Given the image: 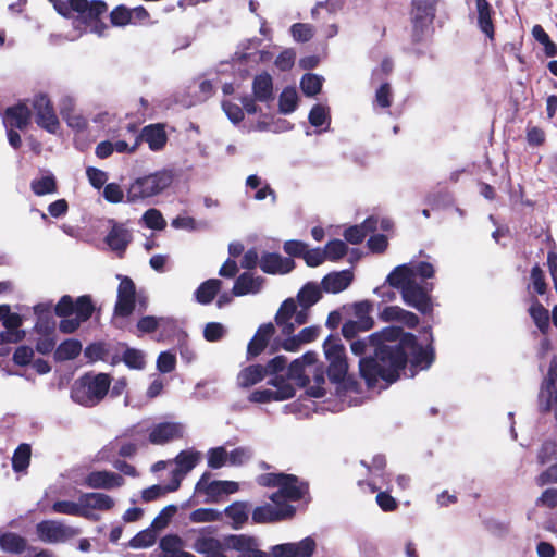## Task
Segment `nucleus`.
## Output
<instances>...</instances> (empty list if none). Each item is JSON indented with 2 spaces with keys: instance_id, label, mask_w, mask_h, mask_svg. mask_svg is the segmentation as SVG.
<instances>
[{
  "instance_id": "obj_13",
  "label": "nucleus",
  "mask_w": 557,
  "mask_h": 557,
  "mask_svg": "<svg viewBox=\"0 0 557 557\" xmlns=\"http://www.w3.org/2000/svg\"><path fill=\"white\" fill-rule=\"evenodd\" d=\"M226 548L238 553L237 557H272L258 548L255 537L246 534H230L225 536Z\"/></svg>"
},
{
  "instance_id": "obj_9",
  "label": "nucleus",
  "mask_w": 557,
  "mask_h": 557,
  "mask_svg": "<svg viewBox=\"0 0 557 557\" xmlns=\"http://www.w3.org/2000/svg\"><path fill=\"white\" fill-rule=\"evenodd\" d=\"M309 493V484L301 481L295 474L285 473V479L282 480L280 488L270 495V499L275 505L286 504L285 500L299 502L306 494Z\"/></svg>"
},
{
  "instance_id": "obj_18",
  "label": "nucleus",
  "mask_w": 557,
  "mask_h": 557,
  "mask_svg": "<svg viewBox=\"0 0 557 557\" xmlns=\"http://www.w3.org/2000/svg\"><path fill=\"white\" fill-rule=\"evenodd\" d=\"M132 233L124 224L112 221V227L107 234L104 242L111 250L122 257L132 242Z\"/></svg>"
},
{
  "instance_id": "obj_43",
  "label": "nucleus",
  "mask_w": 557,
  "mask_h": 557,
  "mask_svg": "<svg viewBox=\"0 0 557 557\" xmlns=\"http://www.w3.org/2000/svg\"><path fill=\"white\" fill-rule=\"evenodd\" d=\"M33 193L37 196L53 194L58 189L57 180L53 175H46L30 183Z\"/></svg>"
},
{
  "instance_id": "obj_35",
  "label": "nucleus",
  "mask_w": 557,
  "mask_h": 557,
  "mask_svg": "<svg viewBox=\"0 0 557 557\" xmlns=\"http://www.w3.org/2000/svg\"><path fill=\"white\" fill-rule=\"evenodd\" d=\"M82 351V343L75 338L63 341L54 350L55 361L73 360L79 356Z\"/></svg>"
},
{
  "instance_id": "obj_62",
  "label": "nucleus",
  "mask_w": 557,
  "mask_h": 557,
  "mask_svg": "<svg viewBox=\"0 0 557 557\" xmlns=\"http://www.w3.org/2000/svg\"><path fill=\"white\" fill-rule=\"evenodd\" d=\"M227 461V451L224 447H214L208 451V467L211 469H220Z\"/></svg>"
},
{
  "instance_id": "obj_29",
  "label": "nucleus",
  "mask_w": 557,
  "mask_h": 557,
  "mask_svg": "<svg viewBox=\"0 0 557 557\" xmlns=\"http://www.w3.org/2000/svg\"><path fill=\"white\" fill-rule=\"evenodd\" d=\"M252 92V96L261 102L273 99V81L269 73L259 74L253 78Z\"/></svg>"
},
{
  "instance_id": "obj_32",
  "label": "nucleus",
  "mask_w": 557,
  "mask_h": 557,
  "mask_svg": "<svg viewBox=\"0 0 557 557\" xmlns=\"http://www.w3.org/2000/svg\"><path fill=\"white\" fill-rule=\"evenodd\" d=\"M224 513L232 520L233 529H240L248 521L249 504L234 502L224 509Z\"/></svg>"
},
{
  "instance_id": "obj_49",
  "label": "nucleus",
  "mask_w": 557,
  "mask_h": 557,
  "mask_svg": "<svg viewBox=\"0 0 557 557\" xmlns=\"http://www.w3.org/2000/svg\"><path fill=\"white\" fill-rule=\"evenodd\" d=\"M313 385H310L307 393L309 396L314 398H322L326 395V391L323 387L325 383L324 370L321 366H315L313 370Z\"/></svg>"
},
{
  "instance_id": "obj_47",
  "label": "nucleus",
  "mask_w": 557,
  "mask_h": 557,
  "mask_svg": "<svg viewBox=\"0 0 557 557\" xmlns=\"http://www.w3.org/2000/svg\"><path fill=\"white\" fill-rule=\"evenodd\" d=\"M298 106V96L294 88H285L278 98L280 112L284 114L293 113Z\"/></svg>"
},
{
  "instance_id": "obj_10",
  "label": "nucleus",
  "mask_w": 557,
  "mask_h": 557,
  "mask_svg": "<svg viewBox=\"0 0 557 557\" xmlns=\"http://www.w3.org/2000/svg\"><path fill=\"white\" fill-rule=\"evenodd\" d=\"M117 297L114 305V315L120 318L129 317L136 307V286L134 281L126 275H117Z\"/></svg>"
},
{
  "instance_id": "obj_24",
  "label": "nucleus",
  "mask_w": 557,
  "mask_h": 557,
  "mask_svg": "<svg viewBox=\"0 0 557 557\" xmlns=\"http://www.w3.org/2000/svg\"><path fill=\"white\" fill-rule=\"evenodd\" d=\"M201 455L196 450H182L175 457L176 468L172 471L171 479H177L180 483L183 476L190 472L199 462Z\"/></svg>"
},
{
  "instance_id": "obj_28",
  "label": "nucleus",
  "mask_w": 557,
  "mask_h": 557,
  "mask_svg": "<svg viewBox=\"0 0 557 557\" xmlns=\"http://www.w3.org/2000/svg\"><path fill=\"white\" fill-rule=\"evenodd\" d=\"M478 24L482 33L490 39L494 38V24L492 20V5L487 0H476Z\"/></svg>"
},
{
  "instance_id": "obj_5",
  "label": "nucleus",
  "mask_w": 557,
  "mask_h": 557,
  "mask_svg": "<svg viewBox=\"0 0 557 557\" xmlns=\"http://www.w3.org/2000/svg\"><path fill=\"white\" fill-rule=\"evenodd\" d=\"M173 182L171 172L162 170L136 177L126 189V202L137 203L161 194Z\"/></svg>"
},
{
  "instance_id": "obj_61",
  "label": "nucleus",
  "mask_w": 557,
  "mask_h": 557,
  "mask_svg": "<svg viewBox=\"0 0 557 557\" xmlns=\"http://www.w3.org/2000/svg\"><path fill=\"white\" fill-rule=\"evenodd\" d=\"M225 327L219 322H209L205 325L203 337L207 342H219L225 336Z\"/></svg>"
},
{
  "instance_id": "obj_12",
  "label": "nucleus",
  "mask_w": 557,
  "mask_h": 557,
  "mask_svg": "<svg viewBox=\"0 0 557 557\" xmlns=\"http://www.w3.org/2000/svg\"><path fill=\"white\" fill-rule=\"evenodd\" d=\"M184 436V425L180 422H160L149 430L148 441L152 445H165Z\"/></svg>"
},
{
  "instance_id": "obj_56",
  "label": "nucleus",
  "mask_w": 557,
  "mask_h": 557,
  "mask_svg": "<svg viewBox=\"0 0 557 557\" xmlns=\"http://www.w3.org/2000/svg\"><path fill=\"white\" fill-rule=\"evenodd\" d=\"M84 354H85V357L89 361H91V362H95V361H98V360L106 361L107 357H108V354H109V350H108L107 345L104 343L96 342V343L89 344L85 348Z\"/></svg>"
},
{
  "instance_id": "obj_57",
  "label": "nucleus",
  "mask_w": 557,
  "mask_h": 557,
  "mask_svg": "<svg viewBox=\"0 0 557 557\" xmlns=\"http://www.w3.org/2000/svg\"><path fill=\"white\" fill-rule=\"evenodd\" d=\"M393 102V90L389 83L385 82L380 85L375 91L374 103L381 109H387Z\"/></svg>"
},
{
  "instance_id": "obj_41",
  "label": "nucleus",
  "mask_w": 557,
  "mask_h": 557,
  "mask_svg": "<svg viewBox=\"0 0 557 557\" xmlns=\"http://www.w3.org/2000/svg\"><path fill=\"white\" fill-rule=\"evenodd\" d=\"M32 448L29 444L22 443L12 457V468L15 472L25 471L29 467Z\"/></svg>"
},
{
  "instance_id": "obj_4",
  "label": "nucleus",
  "mask_w": 557,
  "mask_h": 557,
  "mask_svg": "<svg viewBox=\"0 0 557 557\" xmlns=\"http://www.w3.org/2000/svg\"><path fill=\"white\" fill-rule=\"evenodd\" d=\"M111 377L107 373H86L71 388V398L84 407L97 406L108 394Z\"/></svg>"
},
{
  "instance_id": "obj_53",
  "label": "nucleus",
  "mask_w": 557,
  "mask_h": 557,
  "mask_svg": "<svg viewBox=\"0 0 557 557\" xmlns=\"http://www.w3.org/2000/svg\"><path fill=\"white\" fill-rule=\"evenodd\" d=\"M143 221L148 228L151 230H163L166 226V222L162 213L158 209H148L144 215Z\"/></svg>"
},
{
  "instance_id": "obj_45",
  "label": "nucleus",
  "mask_w": 557,
  "mask_h": 557,
  "mask_svg": "<svg viewBox=\"0 0 557 557\" xmlns=\"http://www.w3.org/2000/svg\"><path fill=\"white\" fill-rule=\"evenodd\" d=\"M322 82L323 79L321 76L312 73H307L300 79L301 91L307 97H313L321 91Z\"/></svg>"
},
{
  "instance_id": "obj_17",
  "label": "nucleus",
  "mask_w": 557,
  "mask_h": 557,
  "mask_svg": "<svg viewBox=\"0 0 557 557\" xmlns=\"http://www.w3.org/2000/svg\"><path fill=\"white\" fill-rule=\"evenodd\" d=\"M275 334V327L272 322L261 324L247 346V360L260 356L268 347L271 338Z\"/></svg>"
},
{
  "instance_id": "obj_20",
  "label": "nucleus",
  "mask_w": 557,
  "mask_h": 557,
  "mask_svg": "<svg viewBox=\"0 0 557 557\" xmlns=\"http://www.w3.org/2000/svg\"><path fill=\"white\" fill-rule=\"evenodd\" d=\"M38 537L46 543H58L69 536V528L55 520H44L36 525Z\"/></svg>"
},
{
  "instance_id": "obj_3",
  "label": "nucleus",
  "mask_w": 557,
  "mask_h": 557,
  "mask_svg": "<svg viewBox=\"0 0 557 557\" xmlns=\"http://www.w3.org/2000/svg\"><path fill=\"white\" fill-rule=\"evenodd\" d=\"M95 311V305L89 295H83L73 299L70 295H63L54 307V313L63 318L59 323V330L63 334L74 333L82 323L88 321Z\"/></svg>"
},
{
  "instance_id": "obj_33",
  "label": "nucleus",
  "mask_w": 557,
  "mask_h": 557,
  "mask_svg": "<svg viewBox=\"0 0 557 557\" xmlns=\"http://www.w3.org/2000/svg\"><path fill=\"white\" fill-rule=\"evenodd\" d=\"M528 311L540 332L547 335L549 331L548 310L534 297Z\"/></svg>"
},
{
  "instance_id": "obj_54",
  "label": "nucleus",
  "mask_w": 557,
  "mask_h": 557,
  "mask_svg": "<svg viewBox=\"0 0 557 557\" xmlns=\"http://www.w3.org/2000/svg\"><path fill=\"white\" fill-rule=\"evenodd\" d=\"M308 120L312 126L321 127L330 121L329 108L320 103L314 104L309 112Z\"/></svg>"
},
{
  "instance_id": "obj_38",
  "label": "nucleus",
  "mask_w": 557,
  "mask_h": 557,
  "mask_svg": "<svg viewBox=\"0 0 557 557\" xmlns=\"http://www.w3.org/2000/svg\"><path fill=\"white\" fill-rule=\"evenodd\" d=\"M210 500L216 502L222 495H230L238 491V483L234 481H211L206 487Z\"/></svg>"
},
{
  "instance_id": "obj_8",
  "label": "nucleus",
  "mask_w": 557,
  "mask_h": 557,
  "mask_svg": "<svg viewBox=\"0 0 557 557\" xmlns=\"http://www.w3.org/2000/svg\"><path fill=\"white\" fill-rule=\"evenodd\" d=\"M126 129L135 136V147H139L145 141L150 150L160 151L168 143L164 125L160 123L144 126L140 133H138V127L135 123H128Z\"/></svg>"
},
{
  "instance_id": "obj_26",
  "label": "nucleus",
  "mask_w": 557,
  "mask_h": 557,
  "mask_svg": "<svg viewBox=\"0 0 557 557\" xmlns=\"http://www.w3.org/2000/svg\"><path fill=\"white\" fill-rule=\"evenodd\" d=\"M79 505L88 511L89 509L107 511L114 507V500L107 494L90 492L79 496Z\"/></svg>"
},
{
  "instance_id": "obj_36",
  "label": "nucleus",
  "mask_w": 557,
  "mask_h": 557,
  "mask_svg": "<svg viewBox=\"0 0 557 557\" xmlns=\"http://www.w3.org/2000/svg\"><path fill=\"white\" fill-rule=\"evenodd\" d=\"M373 304L369 300H362L354 304V315L360 324L361 331H369L374 326V319L371 317Z\"/></svg>"
},
{
  "instance_id": "obj_63",
  "label": "nucleus",
  "mask_w": 557,
  "mask_h": 557,
  "mask_svg": "<svg viewBox=\"0 0 557 557\" xmlns=\"http://www.w3.org/2000/svg\"><path fill=\"white\" fill-rule=\"evenodd\" d=\"M131 16H132L131 25L149 26V25H153L157 23V21H153L151 18V15L148 12V10L143 5H138V7L131 9Z\"/></svg>"
},
{
  "instance_id": "obj_23",
  "label": "nucleus",
  "mask_w": 557,
  "mask_h": 557,
  "mask_svg": "<svg viewBox=\"0 0 557 557\" xmlns=\"http://www.w3.org/2000/svg\"><path fill=\"white\" fill-rule=\"evenodd\" d=\"M354 274L350 270L331 272L321 281V288L325 293L337 294L345 290L352 282Z\"/></svg>"
},
{
  "instance_id": "obj_34",
  "label": "nucleus",
  "mask_w": 557,
  "mask_h": 557,
  "mask_svg": "<svg viewBox=\"0 0 557 557\" xmlns=\"http://www.w3.org/2000/svg\"><path fill=\"white\" fill-rule=\"evenodd\" d=\"M267 375V369L262 364H250L239 372L238 383L242 387H250L261 382Z\"/></svg>"
},
{
  "instance_id": "obj_11",
  "label": "nucleus",
  "mask_w": 557,
  "mask_h": 557,
  "mask_svg": "<svg viewBox=\"0 0 557 557\" xmlns=\"http://www.w3.org/2000/svg\"><path fill=\"white\" fill-rule=\"evenodd\" d=\"M428 285L429 284L422 286L414 281L412 284L405 286L401 293L404 302L407 306L417 309L422 314H429L433 311V304L430 295L433 285L430 284V287H428Z\"/></svg>"
},
{
  "instance_id": "obj_55",
  "label": "nucleus",
  "mask_w": 557,
  "mask_h": 557,
  "mask_svg": "<svg viewBox=\"0 0 557 557\" xmlns=\"http://www.w3.org/2000/svg\"><path fill=\"white\" fill-rule=\"evenodd\" d=\"M122 361L129 368L141 370L145 367L144 355L140 350L135 348H126L123 354Z\"/></svg>"
},
{
  "instance_id": "obj_19",
  "label": "nucleus",
  "mask_w": 557,
  "mask_h": 557,
  "mask_svg": "<svg viewBox=\"0 0 557 557\" xmlns=\"http://www.w3.org/2000/svg\"><path fill=\"white\" fill-rule=\"evenodd\" d=\"M32 120V111L24 102L8 107L4 111L3 121L8 127L24 131Z\"/></svg>"
},
{
  "instance_id": "obj_15",
  "label": "nucleus",
  "mask_w": 557,
  "mask_h": 557,
  "mask_svg": "<svg viewBox=\"0 0 557 557\" xmlns=\"http://www.w3.org/2000/svg\"><path fill=\"white\" fill-rule=\"evenodd\" d=\"M259 267L267 274L284 275L290 273L296 268V262L294 259L285 258L277 252H263Z\"/></svg>"
},
{
  "instance_id": "obj_42",
  "label": "nucleus",
  "mask_w": 557,
  "mask_h": 557,
  "mask_svg": "<svg viewBox=\"0 0 557 557\" xmlns=\"http://www.w3.org/2000/svg\"><path fill=\"white\" fill-rule=\"evenodd\" d=\"M269 384L276 387V389L273 391L274 395H276V401L290 399L296 394L295 387L281 375H276L275 377L271 379Z\"/></svg>"
},
{
  "instance_id": "obj_30",
  "label": "nucleus",
  "mask_w": 557,
  "mask_h": 557,
  "mask_svg": "<svg viewBox=\"0 0 557 557\" xmlns=\"http://www.w3.org/2000/svg\"><path fill=\"white\" fill-rule=\"evenodd\" d=\"M222 286L219 278H209L202 282L195 290V299L201 305H209L216 297Z\"/></svg>"
},
{
  "instance_id": "obj_40",
  "label": "nucleus",
  "mask_w": 557,
  "mask_h": 557,
  "mask_svg": "<svg viewBox=\"0 0 557 557\" xmlns=\"http://www.w3.org/2000/svg\"><path fill=\"white\" fill-rule=\"evenodd\" d=\"M26 540L13 532H7L0 536V547L11 554H22L26 549Z\"/></svg>"
},
{
  "instance_id": "obj_48",
  "label": "nucleus",
  "mask_w": 557,
  "mask_h": 557,
  "mask_svg": "<svg viewBox=\"0 0 557 557\" xmlns=\"http://www.w3.org/2000/svg\"><path fill=\"white\" fill-rule=\"evenodd\" d=\"M348 247L341 239H332L324 247L326 260L338 261L347 255Z\"/></svg>"
},
{
  "instance_id": "obj_64",
  "label": "nucleus",
  "mask_w": 557,
  "mask_h": 557,
  "mask_svg": "<svg viewBox=\"0 0 557 557\" xmlns=\"http://www.w3.org/2000/svg\"><path fill=\"white\" fill-rule=\"evenodd\" d=\"M176 511L177 507L175 505L165 506L153 519L151 527L157 530L164 529L171 521L172 517L176 513Z\"/></svg>"
},
{
  "instance_id": "obj_21",
  "label": "nucleus",
  "mask_w": 557,
  "mask_h": 557,
  "mask_svg": "<svg viewBox=\"0 0 557 557\" xmlns=\"http://www.w3.org/2000/svg\"><path fill=\"white\" fill-rule=\"evenodd\" d=\"M330 362L326 373L329 376V380L332 383L341 384L343 383L346 389H355V386L357 385V382L347 375L348 373V362L347 357L346 358H338V359H327Z\"/></svg>"
},
{
  "instance_id": "obj_1",
  "label": "nucleus",
  "mask_w": 557,
  "mask_h": 557,
  "mask_svg": "<svg viewBox=\"0 0 557 557\" xmlns=\"http://www.w3.org/2000/svg\"><path fill=\"white\" fill-rule=\"evenodd\" d=\"M429 343L423 346L414 334L389 325L364 338L350 341V350L359 360V373L369 388L382 380L393 384L410 363L412 368L429 369L435 360L431 326L423 327Z\"/></svg>"
},
{
  "instance_id": "obj_58",
  "label": "nucleus",
  "mask_w": 557,
  "mask_h": 557,
  "mask_svg": "<svg viewBox=\"0 0 557 557\" xmlns=\"http://www.w3.org/2000/svg\"><path fill=\"white\" fill-rule=\"evenodd\" d=\"M557 457V444L554 441H545L537 451V462L544 466Z\"/></svg>"
},
{
  "instance_id": "obj_39",
  "label": "nucleus",
  "mask_w": 557,
  "mask_h": 557,
  "mask_svg": "<svg viewBox=\"0 0 557 557\" xmlns=\"http://www.w3.org/2000/svg\"><path fill=\"white\" fill-rule=\"evenodd\" d=\"M52 510L58 513H64L70 516L83 517L91 519L94 516L90 511L82 508V505L71 500H57L52 505Z\"/></svg>"
},
{
  "instance_id": "obj_60",
  "label": "nucleus",
  "mask_w": 557,
  "mask_h": 557,
  "mask_svg": "<svg viewBox=\"0 0 557 557\" xmlns=\"http://www.w3.org/2000/svg\"><path fill=\"white\" fill-rule=\"evenodd\" d=\"M557 383V355H554L546 377L543 381L542 388L545 389L549 397H552L554 391L556 389Z\"/></svg>"
},
{
  "instance_id": "obj_22",
  "label": "nucleus",
  "mask_w": 557,
  "mask_h": 557,
  "mask_svg": "<svg viewBox=\"0 0 557 557\" xmlns=\"http://www.w3.org/2000/svg\"><path fill=\"white\" fill-rule=\"evenodd\" d=\"M193 548L203 557H227L224 554V550L227 549L225 537L220 541L212 536L201 535L195 540Z\"/></svg>"
},
{
  "instance_id": "obj_27",
  "label": "nucleus",
  "mask_w": 557,
  "mask_h": 557,
  "mask_svg": "<svg viewBox=\"0 0 557 557\" xmlns=\"http://www.w3.org/2000/svg\"><path fill=\"white\" fill-rule=\"evenodd\" d=\"M414 281L413 268L408 264L396 267L386 278L389 286L400 289V293H403L405 286L412 284Z\"/></svg>"
},
{
  "instance_id": "obj_25",
  "label": "nucleus",
  "mask_w": 557,
  "mask_h": 557,
  "mask_svg": "<svg viewBox=\"0 0 557 557\" xmlns=\"http://www.w3.org/2000/svg\"><path fill=\"white\" fill-rule=\"evenodd\" d=\"M264 278L261 276L255 277L250 272H244L237 276L232 293L234 296H245L248 294H256L260 292Z\"/></svg>"
},
{
  "instance_id": "obj_14",
  "label": "nucleus",
  "mask_w": 557,
  "mask_h": 557,
  "mask_svg": "<svg viewBox=\"0 0 557 557\" xmlns=\"http://www.w3.org/2000/svg\"><path fill=\"white\" fill-rule=\"evenodd\" d=\"M296 508L290 504L276 505H264L256 507L252 511V521L255 523H270L290 519L295 516Z\"/></svg>"
},
{
  "instance_id": "obj_6",
  "label": "nucleus",
  "mask_w": 557,
  "mask_h": 557,
  "mask_svg": "<svg viewBox=\"0 0 557 557\" xmlns=\"http://www.w3.org/2000/svg\"><path fill=\"white\" fill-rule=\"evenodd\" d=\"M438 0H412L411 1V24L412 40L420 42L425 29L433 23L436 14Z\"/></svg>"
},
{
  "instance_id": "obj_2",
  "label": "nucleus",
  "mask_w": 557,
  "mask_h": 557,
  "mask_svg": "<svg viewBox=\"0 0 557 557\" xmlns=\"http://www.w3.org/2000/svg\"><path fill=\"white\" fill-rule=\"evenodd\" d=\"M57 12L66 18H73L76 29L89 32L98 37H104L109 26L102 21L108 12L103 0H64L54 4Z\"/></svg>"
},
{
  "instance_id": "obj_59",
  "label": "nucleus",
  "mask_w": 557,
  "mask_h": 557,
  "mask_svg": "<svg viewBox=\"0 0 557 557\" xmlns=\"http://www.w3.org/2000/svg\"><path fill=\"white\" fill-rule=\"evenodd\" d=\"M315 546V541L310 536L293 543L294 557H311L314 554Z\"/></svg>"
},
{
  "instance_id": "obj_37",
  "label": "nucleus",
  "mask_w": 557,
  "mask_h": 557,
  "mask_svg": "<svg viewBox=\"0 0 557 557\" xmlns=\"http://www.w3.org/2000/svg\"><path fill=\"white\" fill-rule=\"evenodd\" d=\"M180 487V481L177 479H171L166 485L154 484L150 487L145 488L141 492V498L144 502H153L168 493L175 492Z\"/></svg>"
},
{
  "instance_id": "obj_46",
  "label": "nucleus",
  "mask_w": 557,
  "mask_h": 557,
  "mask_svg": "<svg viewBox=\"0 0 557 557\" xmlns=\"http://www.w3.org/2000/svg\"><path fill=\"white\" fill-rule=\"evenodd\" d=\"M109 18L113 27H125L131 25V9L125 4H119L111 10Z\"/></svg>"
},
{
  "instance_id": "obj_31",
  "label": "nucleus",
  "mask_w": 557,
  "mask_h": 557,
  "mask_svg": "<svg viewBox=\"0 0 557 557\" xmlns=\"http://www.w3.org/2000/svg\"><path fill=\"white\" fill-rule=\"evenodd\" d=\"M323 289L314 282L306 283L297 294V300L301 308H311L322 298Z\"/></svg>"
},
{
  "instance_id": "obj_44",
  "label": "nucleus",
  "mask_w": 557,
  "mask_h": 557,
  "mask_svg": "<svg viewBox=\"0 0 557 557\" xmlns=\"http://www.w3.org/2000/svg\"><path fill=\"white\" fill-rule=\"evenodd\" d=\"M323 348L326 359L346 358L345 346L338 336L329 335L323 343Z\"/></svg>"
},
{
  "instance_id": "obj_50",
  "label": "nucleus",
  "mask_w": 557,
  "mask_h": 557,
  "mask_svg": "<svg viewBox=\"0 0 557 557\" xmlns=\"http://www.w3.org/2000/svg\"><path fill=\"white\" fill-rule=\"evenodd\" d=\"M287 375L289 379L295 380L300 387H306L310 383V379L305 373L304 363L300 359H296L287 368Z\"/></svg>"
},
{
  "instance_id": "obj_52",
  "label": "nucleus",
  "mask_w": 557,
  "mask_h": 557,
  "mask_svg": "<svg viewBox=\"0 0 557 557\" xmlns=\"http://www.w3.org/2000/svg\"><path fill=\"white\" fill-rule=\"evenodd\" d=\"M156 540L157 537L154 532L150 529H146L132 537L128 544L132 548H147L152 546L156 543Z\"/></svg>"
},
{
  "instance_id": "obj_7",
  "label": "nucleus",
  "mask_w": 557,
  "mask_h": 557,
  "mask_svg": "<svg viewBox=\"0 0 557 557\" xmlns=\"http://www.w3.org/2000/svg\"><path fill=\"white\" fill-rule=\"evenodd\" d=\"M37 125L50 134H55L60 127L54 107L47 94L39 92L32 100Z\"/></svg>"
},
{
  "instance_id": "obj_16",
  "label": "nucleus",
  "mask_w": 557,
  "mask_h": 557,
  "mask_svg": "<svg viewBox=\"0 0 557 557\" xmlns=\"http://www.w3.org/2000/svg\"><path fill=\"white\" fill-rule=\"evenodd\" d=\"M124 478L115 472L97 470L89 472L84 479V485L92 490H114L123 486Z\"/></svg>"
},
{
  "instance_id": "obj_51",
  "label": "nucleus",
  "mask_w": 557,
  "mask_h": 557,
  "mask_svg": "<svg viewBox=\"0 0 557 557\" xmlns=\"http://www.w3.org/2000/svg\"><path fill=\"white\" fill-rule=\"evenodd\" d=\"M293 38L298 42H308L314 36V27L307 23H295L290 27Z\"/></svg>"
}]
</instances>
